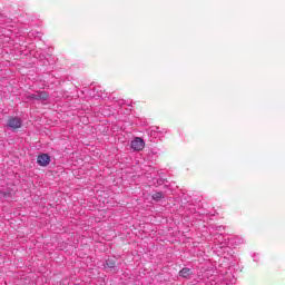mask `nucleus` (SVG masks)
Instances as JSON below:
<instances>
[{"label": "nucleus", "instance_id": "2", "mask_svg": "<svg viewBox=\"0 0 285 285\" xmlns=\"http://www.w3.org/2000/svg\"><path fill=\"white\" fill-rule=\"evenodd\" d=\"M131 148L132 150H136L137 153H139V150H144L146 142L144 141V139L137 137L134 140H131Z\"/></svg>", "mask_w": 285, "mask_h": 285}, {"label": "nucleus", "instance_id": "4", "mask_svg": "<svg viewBox=\"0 0 285 285\" xmlns=\"http://www.w3.org/2000/svg\"><path fill=\"white\" fill-rule=\"evenodd\" d=\"M38 166L46 167L50 164V156L48 154H41L37 158Z\"/></svg>", "mask_w": 285, "mask_h": 285}, {"label": "nucleus", "instance_id": "5", "mask_svg": "<svg viewBox=\"0 0 285 285\" xmlns=\"http://www.w3.org/2000/svg\"><path fill=\"white\" fill-rule=\"evenodd\" d=\"M179 275H180V277H185V278L190 277V268H187V267L183 268L179 272Z\"/></svg>", "mask_w": 285, "mask_h": 285}, {"label": "nucleus", "instance_id": "6", "mask_svg": "<svg viewBox=\"0 0 285 285\" xmlns=\"http://www.w3.org/2000/svg\"><path fill=\"white\" fill-rule=\"evenodd\" d=\"M149 135L150 137H154V139H157L159 137V127L151 129Z\"/></svg>", "mask_w": 285, "mask_h": 285}, {"label": "nucleus", "instance_id": "1", "mask_svg": "<svg viewBox=\"0 0 285 285\" xmlns=\"http://www.w3.org/2000/svg\"><path fill=\"white\" fill-rule=\"evenodd\" d=\"M27 99H35L36 101H48V92L37 91L36 94L28 95Z\"/></svg>", "mask_w": 285, "mask_h": 285}, {"label": "nucleus", "instance_id": "9", "mask_svg": "<svg viewBox=\"0 0 285 285\" xmlns=\"http://www.w3.org/2000/svg\"><path fill=\"white\" fill-rule=\"evenodd\" d=\"M6 197H10V191L6 193V191H0V199H3Z\"/></svg>", "mask_w": 285, "mask_h": 285}, {"label": "nucleus", "instance_id": "3", "mask_svg": "<svg viewBox=\"0 0 285 285\" xmlns=\"http://www.w3.org/2000/svg\"><path fill=\"white\" fill-rule=\"evenodd\" d=\"M7 126H8V128H11V130H17V129L21 128L22 122H21L20 118L11 117V118H9Z\"/></svg>", "mask_w": 285, "mask_h": 285}, {"label": "nucleus", "instance_id": "8", "mask_svg": "<svg viewBox=\"0 0 285 285\" xmlns=\"http://www.w3.org/2000/svg\"><path fill=\"white\" fill-rule=\"evenodd\" d=\"M106 266L108 268H115V261L114 259H107L106 261Z\"/></svg>", "mask_w": 285, "mask_h": 285}, {"label": "nucleus", "instance_id": "7", "mask_svg": "<svg viewBox=\"0 0 285 285\" xmlns=\"http://www.w3.org/2000/svg\"><path fill=\"white\" fill-rule=\"evenodd\" d=\"M163 197H164V193H161V191H157V193H155V194L153 195V199H154L155 202H159V199H163Z\"/></svg>", "mask_w": 285, "mask_h": 285}]
</instances>
